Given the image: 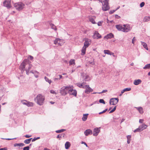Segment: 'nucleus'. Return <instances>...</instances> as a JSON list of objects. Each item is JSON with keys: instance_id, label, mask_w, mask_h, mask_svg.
Instances as JSON below:
<instances>
[{"instance_id": "nucleus-1", "label": "nucleus", "mask_w": 150, "mask_h": 150, "mask_svg": "<svg viewBox=\"0 0 150 150\" xmlns=\"http://www.w3.org/2000/svg\"><path fill=\"white\" fill-rule=\"evenodd\" d=\"M45 97L40 94L38 95L35 100L37 104L40 105H42L45 100Z\"/></svg>"}, {"instance_id": "nucleus-2", "label": "nucleus", "mask_w": 150, "mask_h": 150, "mask_svg": "<svg viewBox=\"0 0 150 150\" xmlns=\"http://www.w3.org/2000/svg\"><path fill=\"white\" fill-rule=\"evenodd\" d=\"M70 86H64L62 87L60 90V93L62 95L65 96L67 93H69V91L71 90L70 89Z\"/></svg>"}, {"instance_id": "nucleus-3", "label": "nucleus", "mask_w": 150, "mask_h": 150, "mask_svg": "<svg viewBox=\"0 0 150 150\" xmlns=\"http://www.w3.org/2000/svg\"><path fill=\"white\" fill-rule=\"evenodd\" d=\"M28 63V61L27 59H24L23 62L21 64L20 67L19 69L21 70L22 73L25 70V68L26 65Z\"/></svg>"}, {"instance_id": "nucleus-4", "label": "nucleus", "mask_w": 150, "mask_h": 150, "mask_svg": "<svg viewBox=\"0 0 150 150\" xmlns=\"http://www.w3.org/2000/svg\"><path fill=\"white\" fill-rule=\"evenodd\" d=\"M14 6L17 9H22L25 8V5L21 2H18L15 3Z\"/></svg>"}, {"instance_id": "nucleus-5", "label": "nucleus", "mask_w": 150, "mask_h": 150, "mask_svg": "<svg viewBox=\"0 0 150 150\" xmlns=\"http://www.w3.org/2000/svg\"><path fill=\"white\" fill-rule=\"evenodd\" d=\"M3 5L8 9L10 8L11 6V0H5L3 3Z\"/></svg>"}, {"instance_id": "nucleus-6", "label": "nucleus", "mask_w": 150, "mask_h": 150, "mask_svg": "<svg viewBox=\"0 0 150 150\" xmlns=\"http://www.w3.org/2000/svg\"><path fill=\"white\" fill-rule=\"evenodd\" d=\"M119 101V99L117 98H112L110 99V105H115L117 104Z\"/></svg>"}, {"instance_id": "nucleus-7", "label": "nucleus", "mask_w": 150, "mask_h": 150, "mask_svg": "<svg viewBox=\"0 0 150 150\" xmlns=\"http://www.w3.org/2000/svg\"><path fill=\"white\" fill-rule=\"evenodd\" d=\"M94 39H98L102 38L101 35L98 33V31H95L92 36Z\"/></svg>"}, {"instance_id": "nucleus-8", "label": "nucleus", "mask_w": 150, "mask_h": 150, "mask_svg": "<svg viewBox=\"0 0 150 150\" xmlns=\"http://www.w3.org/2000/svg\"><path fill=\"white\" fill-rule=\"evenodd\" d=\"M123 32H127L131 30L130 26L129 24H124L123 25Z\"/></svg>"}, {"instance_id": "nucleus-9", "label": "nucleus", "mask_w": 150, "mask_h": 150, "mask_svg": "<svg viewBox=\"0 0 150 150\" xmlns=\"http://www.w3.org/2000/svg\"><path fill=\"white\" fill-rule=\"evenodd\" d=\"M100 131V127L96 128L93 130V135L94 136H97Z\"/></svg>"}, {"instance_id": "nucleus-10", "label": "nucleus", "mask_w": 150, "mask_h": 150, "mask_svg": "<svg viewBox=\"0 0 150 150\" xmlns=\"http://www.w3.org/2000/svg\"><path fill=\"white\" fill-rule=\"evenodd\" d=\"M22 103L23 104L26 105L28 107L33 106V103L28 102L25 100L22 101Z\"/></svg>"}, {"instance_id": "nucleus-11", "label": "nucleus", "mask_w": 150, "mask_h": 150, "mask_svg": "<svg viewBox=\"0 0 150 150\" xmlns=\"http://www.w3.org/2000/svg\"><path fill=\"white\" fill-rule=\"evenodd\" d=\"M70 89L71 90L69 91V94L73 95L75 96H76L77 94V91L75 90H73L71 87H70Z\"/></svg>"}, {"instance_id": "nucleus-12", "label": "nucleus", "mask_w": 150, "mask_h": 150, "mask_svg": "<svg viewBox=\"0 0 150 150\" xmlns=\"http://www.w3.org/2000/svg\"><path fill=\"white\" fill-rule=\"evenodd\" d=\"M114 37V35L112 33H110L108 34H107L106 36H105L104 37V38L108 39H111L113 38Z\"/></svg>"}, {"instance_id": "nucleus-13", "label": "nucleus", "mask_w": 150, "mask_h": 150, "mask_svg": "<svg viewBox=\"0 0 150 150\" xmlns=\"http://www.w3.org/2000/svg\"><path fill=\"white\" fill-rule=\"evenodd\" d=\"M96 17L94 16H90L89 17V21L93 24H96V23L95 21V19Z\"/></svg>"}, {"instance_id": "nucleus-14", "label": "nucleus", "mask_w": 150, "mask_h": 150, "mask_svg": "<svg viewBox=\"0 0 150 150\" xmlns=\"http://www.w3.org/2000/svg\"><path fill=\"white\" fill-rule=\"evenodd\" d=\"M84 133L86 136L92 134V131L90 129H87L84 131Z\"/></svg>"}, {"instance_id": "nucleus-15", "label": "nucleus", "mask_w": 150, "mask_h": 150, "mask_svg": "<svg viewBox=\"0 0 150 150\" xmlns=\"http://www.w3.org/2000/svg\"><path fill=\"white\" fill-rule=\"evenodd\" d=\"M116 28L119 31H122L123 32L124 28L122 25H117L115 26Z\"/></svg>"}, {"instance_id": "nucleus-16", "label": "nucleus", "mask_w": 150, "mask_h": 150, "mask_svg": "<svg viewBox=\"0 0 150 150\" xmlns=\"http://www.w3.org/2000/svg\"><path fill=\"white\" fill-rule=\"evenodd\" d=\"M135 108H136L139 111V113L140 114H142L144 113L143 109L142 107H135Z\"/></svg>"}, {"instance_id": "nucleus-17", "label": "nucleus", "mask_w": 150, "mask_h": 150, "mask_svg": "<svg viewBox=\"0 0 150 150\" xmlns=\"http://www.w3.org/2000/svg\"><path fill=\"white\" fill-rule=\"evenodd\" d=\"M147 126L144 124H142L141 125L139 126V127L140 128V130L142 131L144 129H146L147 127Z\"/></svg>"}, {"instance_id": "nucleus-18", "label": "nucleus", "mask_w": 150, "mask_h": 150, "mask_svg": "<svg viewBox=\"0 0 150 150\" xmlns=\"http://www.w3.org/2000/svg\"><path fill=\"white\" fill-rule=\"evenodd\" d=\"M142 82V81L139 79L135 80L134 81V84L135 85H137Z\"/></svg>"}, {"instance_id": "nucleus-19", "label": "nucleus", "mask_w": 150, "mask_h": 150, "mask_svg": "<svg viewBox=\"0 0 150 150\" xmlns=\"http://www.w3.org/2000/svg\"><path fill=\"white\" fill-rule=\"evenodd\" d=\"M90 44L89 43V42L88 40H86L84 43V46L83 47L87 48L90 45Z\"/></svg>"}, {"instance_id": "nucleus-20", "label": "nucleus", "mask_w": 150, "mask_h": 150, "mask_svg": "<svg viewBox=\"0 0 150 150\" xmlns=\"http://www.w3.org/2000/svg\"><path fill=\"white\" fill-rule=\"evenodd\" d=\"M93 91V90L89 86V87H88L85 90V93H89L92 92Z\"/></svg>"}, {"instance_id": "nucleus-21", "label": "nucleus", "mask_w": 150, "mask_h": 150, "mask_svg": "<svg viewBox=\"0 0 150 150\" xmlns=\"http://www.w3.org/2000/svg\"><path fill=\"white\" fill-rule=\"evenodd\" d=\"M141 45H143L144 47L147 50H148V48L147 47V44L146 43L142 41H141Z\"/></svg>"}, {"instance_id": "nucleus-22", "label": "nucleus", "mask_w": 150, "mask_h": 150, "mask_svg": "<svg viewBox=\"0 0 150 150\" xmlns=\"http://www.w3.org/2000/svg\"><path fill=\"white\" fill-rule=\"evenodd\" d=\"M71 144L69 142H66L65 144V147L66 149H68L70 147Z\"/></svg>"}, {"instance_id": "nucleus-23", "label": "nucleus", "mask_w": 150, "mask_h": 150, "mask_svg": "<svg viewBox=\"0 0 150 150\" xmlns=\"http://www.w3.org/2000/svg\"><path fill=\"white\" fill-rule=\"evenodd\" d=\"M60 39L58 38H56L55 40L54 41V44L56 45L58 44L59 45L60 44Z\"/></svg>"}, {"instance_id": "nucleus-24", "label": "nucleus", "mask_w": 150, "mask_h": 150, "mask_svg": "<svg viewBox=\"0 0 150 150\" xmlns=\"http://www.w3.org/2000/svg\"><path fill=\"white\" fill-rule=\"evenodd\" d=\"M88 114H85L83 115V117L82 118V120L85 121L87 119L88 116Z\"/></svg>"}, {"instance_id": "nucleus-25", "label": "nucleus", "mask_w": 150, "mask_h": 150, "mask_svg": "<svg viewBox=\"0 0 150 150\" xmlns=\"http://www.w3.org/2000/svg\"><path fill=\"white\" fill-rule=\"evenodd\" d=\"M25 145V144L23 143H16L14 144V146L15 147L16 146H23Z\"/></svg>"}, {"instance_id": "nucleus-26", "label": "nucleus", "mask_w": 150, "mask_h": 150, "mask_svg": "<svg viewBox=\"0 0 150 150\" xmlns=\"http://www.w3.org/2000/svg\"><path fill=\"white\" fill-rule=\"evenodd\" d=\"M131 135H128L127 136V143L128 144H129L130 143L131 140Z\"/></svg>"}, {"instance_id": "nucleus-27", "label": "nucleus", "mask_w": 150, "mask_h": 150, "mask_svg": "<svg viewBox=\"0 0 150 150\" xmlns=\"http://www.w3.org/2000/svg\"><path fill=\"white\" fill-rule=\"evenodd\" d=\"M86 47H83L81 50V52L82 53L81 55H84L85 54L86 49Z\"/></svg>"}, {"instance_id": "nucleus-28", "label": "nucleus", "mask_w": 150, "mask_h": 150, "mask_svg": "<svg viewBox=\"0 0 150 150\" xmlns=\"http://www.w3.org/2000/svg\"><path fill=\"white\" fill-rule=\"evenodd\" d=\"M131 89L130 88H125L123 90L121 91V93H123L125 91H130Z\"/></svg>"}, {"instance_id": "nucleus-29", "label": "nucleus", "mask_w": 150, "mask_h": 150, "mask_svg": "<svg viewBox=\"0 0 150 150\" xmlns=\"http://www.w3.org/2000/svg\"><path fill=\"white\" fill-rule=\"evenodd\" d=\"M69 65H71L72 64L75 65V60L74 59H71L69 62Z\"/></svg>"}, {"instance_id": "nucleus-30", "label": "nucleus", "mask_w": 150, "mask_h": 150, "mask_svg": "<svg viewBox=\"0 0 150 150\" xmlns=\"http://www.w3.org/2000/svg\"><path fill=\"white\" fill-rule=\"evenodd\" d=\"M50 25L51 27V28L52 29H54L55 30H57V28L56 26L53 24L52 23H50Z\"/></svg>"}, {"instance_id": "nucleus-31", "label": "nucleus", "mask_w": 150, "mask_h": 150, "mask_svg": "<svg viewBox=\"0 0 150 150\" xmlns=\"http://www.w3.org/2000/svg\"><path fill=\"white\" fill-rule=\"evenodd\" d=\"M32 139V138H31L29 139H26L24 141V142L25 144H29L30 142V141Z\"/></svg>"}, {"instance_id": "nucleus-32", "label": "nucleus", "mask_w": 150, "mask_h": 150, "mask_svg": "<svg viewBox=\"0 0 150 150\" xmlns=\"http://www.w3.org/2000/svg\"><path fill=\"white\" fill-rule=\"evenodd\" d=\"M45 79L46 81L48 82L50 84H51L52 82V81L51 80L49 79L46 76L45 77Z\"/></svg>"}, {"instance_id": "nucleus-33", "label": "nucleus", "mask_w": 150, "mask_h": 150, "mask_svg": "<svg viewBox=\"0 0 150 150\" xmlns=\"http://www.w3.org/2000/svg\"><path fill=\"white\" fill-rule=\"evenodd\" d=\"M150 68V64H146L144 67V69H149Z\"/></svg>"}, {"instance_id": "nucleus-34", "label": "nucleus", "mask_w": 150, "mask_h": 150, "mask_svg": "<svg viewBox=\"0 0 150 150\" xmlns=\"http://www.w3.org/2000/svg\"><path fill=\"white\" fill-rule=\"evenodd\" d=\"M39 74V72L37 71H35V73L34 74L36 78H37L38 77V75Z\"/></svg>"}, {"instance_id": "nucleus-35", "label": "nucleus", "mask_w": 150, "mask_h": 150, "mask_svg": "<svg viewBox=\"0 0 150 150\" xmlns=\"http://www.w3.org/2000/svg\"><path fill=\"white\" fill-rule=\"evenodd\" d=\"M65 129H62L60 130H57L56 131V132L57 133H59L62 132H63L65 131Z\"/></svg>"}, {"instance_id": "nucleus-36", "label": "nucleus", "mask_w": 150, "mask_h": 150, "mask_svg": "<svg viewBox=\"0 0 150 150\" xmlns=\"http://www.w3.org/2000/svg\"><path fill=\"white\" fill-rule=\"evenodd\" d=\"M149 20V18L147 17H145L143 19V21L144 22H146L148 21Z\"/></svg>"}, {"instance_id": "nucleus-37", "label": "nucleus", "mask_w": 150, "mask_h": 150, "mask_svg": "<svg viewBox=\"0 0 150 150\" xmlns=\"http://www.w3.org/2000/svg\"><path fill=\"white\" fill-rule=\"evenodd\" d=\"M110 51L109 50H105L104 51V53H105V54H109H109H110Z\"/></svg>"}, {"instance_id": "nucleus-38", "label": "nucleus", "mask_w": 150, "mask_h": 150, "mask_svg": "<svg viewBox=\"0 0 150 150\" xmlns=\"http://www.w3.org/2000/svg\"><path fill=\"white\" fill-rule=\"evenodd\" d=\"M142 131L141 130H140V128H139H139H137L136 129L134 130V132H140Z\"/></svg>"}, {"instance_id": "nucleus-39", "label": "nucleus", "mask_w": 150, "mask_h": 150, "mask_svg": "<svg viewBox=\"0 0 150 150\" xmlns=\"http://www.w3.org/2000/svg\"><path fill=\"white\" fill-rule=\"evenodd\" d=\"M33 65L32 64H28V69H26V70H27L29 71H30V70L31 68L32 67Z\"/></svg>"}, {"instance_id": "nucleus-40", "label": "nucleus", "mask_w": 150, "mask_h": 150, "mask_svg": "<svg viewBox=\"0 0 150 150\" xmlns=\"http://www.w3.org/2000/svg\"><path fill=\"white\" fill-rule=\"evenodd\" d=\"M116 106H115L113 109L111 110L109 112V113H111L113 112L116 109Z\"/></svg>"}, {"instance_id": "nucleus-41", "label": "nucleus", "mask_w": 150, "mask_h": 150, "mask_svg": "<svg viewBox=\"0 0 150 150\" xmlns=\"http://www.w3.org/2000/svg\"><path fill=\"white\" fill-rule=\"evenodd\" d=\"M107 91H108V90H103L101 92H98V93H99V94H101L102 93H104L106 92Z\"/></svg>"}, {"instance_id": "nucleus-42", "label": "nucleus", "mask_w": 150, "mask_h": 150, "mask_svg": "<svg viewBox=\"0 0 150 150\" xmlns=\"http://www.w3.org/2000/svg\"><path fill=\"white\" fill-rule=\"evenodd\" d=\"M84 84V83H77V86L79 88H81L82 87V86L83 84Z\"/></svg>"}, {"instance_id": "nucleus-43", "label": "nucleus", "mask_w": 150, "mask_h": 150, "mask_svg": "<svg viewBox=\"0 0 150 150\" xmlns=\"http://www.w3.org/2000/svg\"><path fill=\"white\" fill-rule=\"evenodd\" d=\"M99 102L100 103H102L103 104H105V102L104 100L103 99H100L99 100Z\"/></svg>"}, {"instance_id": "nucleus-44", "label": "nucleus", "mask_w": 150, "mask_h": 150, "mask_svg": "<svg viewBox=\"0 0 150 150\" xmlns=\"http://www.w3.org/2000/svg\"><path fill=\"white\" fill-rule=\"evenodd\" d=\"M88 87H89L88 85H83V84L81 88H83L86 89L87 88H88Z\"/></svg>"}, {"instance_id": "nucleus-45", "label": "nucleus", "mask_w": 150, "mask_h": 150, "mask_svg": "<svg viewBox=\"0 0 150 150\" xmlns=\"http://www.w3.org/2000/svg\"><path fill=\"white\" fill-rule=\"evenodd\" d=\"M40 139V137H37V138H36V137H34V139H32V142H34L35 141V140H37V139Z\"/></svg>"}, {"instance_id": "nucleus-46", "label": "nucleus", "mask_w": 150, "mask_h": 150, "mask_svg": "<svg viewBox=\"0 0 150 150\" xmlns=\"http://www.w3.org/2000/svg\"><path fill=\"white\" fill-rule=\"evenodd\" d=\"M107 110H108V109H106L105 110H103V111L99 112V114L100 115L101 114L105 112Z\"/></svg>"}, {"instance_id": "nucleus-47", "label": "nucleus", "mask_w": 150, "mask_h": 150, "mask_svg": "<svg viewBox=\"0 0 150 150\" xmlns=\"http://www.w3.org/2000/svg\"><path fill=\"white\" fill-rule=\"evenodd\" d=\"M30 147L29 146H27L23 148V150H29Z\"/></svg>"}, {"instance_id": "nucleus-48", "label": "nucleus", "mask_w": 150, "mask_h": 150, "mask_svg": "<svg viewBox=\"0 0 150 150\" xmlns=\"http://www.w3.org/2000/svg\"><path fill=\"white\" fill-rule=\"evenodd\" d=\"M144 4H145V3L144 2H142L140 4V7H143V6H144Z\"/></svg>"}, {"instance_id": "nucleus-49", "label": "nucleus", "mask_w": 150, "mask_h": 150, "mask_svg": "<svg viewBox=\"0 0 150 150\" xmlns=\"http://www.w3.org/2000/svg\"><path fill=\"white\" fill-rule=\"evenodd\" d=\"M63 135V134H58L57 137V138H61L62 137V136Z\"/></svg>"}, {"instance_id": "nucleus-50", "label": "nucleus", "mask_w": 150, "mask_h": 150, "mask_svg": "<svg viewBox=\"0 0 150 150\" xmlns=\"http://www.w3.org/2000/svg\"><path fill=\"white\" fill-rule=\"evenodd\" d=\"M50 92L51 93H52V94H56V92H55V91H54V90H51L50 91Z\"/></svg>"}, {"instance_id": "nucleus-51", "label": "nucleus", "mask_w": 150, "mask_h": 150, "mask_svg": "<svg viewBox=\"0 0 150 150\" xmlns=\"http://www.w3.org/2000/svg\"><path fill=\"white\" fill-rule=\"evenodd\" d=\"M89 64H91L92 65H94L95 64L94 61H93L91 62L89 61Z\"/></svg>"}, {"instance_id": "nucleus-52", "label": "nucleus", "mask_w": 150, "mask_h": 150, "mask_svg": "<svg viewBox=\"0 0 150 150\" xmlns=\"http://www.w3.org/2000/svg\"><path fill=\"white\" fill-rule=\"evenodd\" d=\"M116 10H112L110 11L109 12V13L110 14H112L113 13H114Z\"/></svg>"}, {"instance_id": "nucleus-53", "label": "nucleus", "mask_w": 150, "mask_h": 150, "mask_svg": "<svg viewBox=\"0 0 150 150\" xmlns=\"http://www.w3.org/2000/svg\"><path fill=\"white\" fill-rule=\"evenodd\" d=\"M81 143L82 144H84V145H86V147H88V146L87 145V144H86V143H85V142H83L82 141V142H81Z\"/></svg>"}, {"instance_id": "nucleus-54", "label": "nucleus", "mask_w": 150, "mask_h": 150, "mask_svg": "<svg viewBox=\"0 0 150 150\" xmlns=\"http://www.w3.org/2000/svg\"><path fill=\"white\" fill-rule=\"evenodd\" d=\"M4 139L9 140H12V139H16V138H12V139L7 138V139Z\"/></svg>"}, {"instance_id": "nucleus-55", "label": "nucleus", "mask_w": 150, "mask_h": 150, "mask_svg": "<svg viewBox=\"0 0 150 150\" xmlns=\"http://www.w3.org/2000/svg\"><path fill=\"white\" fill-rule=\"evenodd\" d=\"M102 25V23L101 22L99 21L98 22V26H100Z\"/></svg>"}, {"instance_id": "nucleus-56", "label": "nucleus", "mask_w": 150, "mask_h": 150, "mask_svg": "<svg viewBox=\"0 0 150 150\" xmlns=\"http://www.w3.org/2000/svg\"><path fill=\"white\" fill-rule=\"evenodd\" d=\"M31 135H28V134L26 135L25 136V137L26 138H29V137H31Z\"/></svg>"}, {"instance_id": "nucleus-57", "label": "nucleus", "mask_w": 150, "mask_h": 150, "mask_svg": "<svg viewBox=\"0 0 150 150\" xmlns=\"http://www.w3.org/2000/svg\"><path fill=\"white\" fill-rule=\"evenodd\" d=\"M135 40H136V39H135V37H134V38H133V39H132V43L134 44V41H135Z\"/></svg>"}, {"instance_id": "nucleus-58", "label": "nucleus", "mask_w": 150, "mask_h": 150, "mask_svg": "<svg viewBox=\"0 0 150 150\" xmlns=\"http://www.w3.org/2000/svg\"><path fill=\"white\" fill-rule=\"evenodd\" d=\"M25 70L26 71V74L27 75H29V71H30L28 70H26V69Z\"/></svg>"}, {"instance_id": "nucleus-59", "label": "nucleus", "mask_w": 150, "mask_h": 150, "mask_svg": "<svg viewBox=\"0 0 150 150\" xmlns=\"http://www.w3.org/2000/svg\"><path fill=\"white\" fill-rule=\"evenodd\" d=\"M0 150H7V148L5 147L0 149Z\"/></svg>"}, {"instance_id": "nucleus-60", "label": "nucleus", "mask_w": 150, "mask_h": 150, "mask_svg": "<svg viewBox=\"0 0 150 150\" xmlns=\"http://www.w3.org/2000/svg\"><path fill=\"white\" fill-rule=\"evenodd\" d=\"M29 58L30 60H32L33 59V56L30 55L29 56Z\"/></svg>"}, {"instance_id": "nucleus-61", "label": "nucleus", "mask_w": 150, "mask_h": 150, "mask_svg": "<svg viewBox=\"0 0 150 150\" xmlns=\"http://www.w3.org/2000/svg\"><path fill=\"white\" fill-rule=\"evenodd\" d=\"M144 121V120L143 119H140L139 120V122L140 123H143V122Z\"/></svg>"}, {"instance_id": "nucleus-62", "label": "nucleus", "mask_w": 150, "mask_h": 150, "mask_svg": "<svg viewBox=\"0 0 150 150\" xmlns=\"http://www.w3.org/2000/svg\"><path fill=\"white\" fill-rule=\"evenodd\" d=\"M115 17L117 18H119L120 17L117 15H115Z\"/></svg>"}, {"instance_id": "nucleus-63", "label": "nucleus", "mask_w": 150, "mask_h": 150, "mask_svg": "<svg viewBox=\"0 0 150 150\" xmlns=\"http://www.w3.org/2000/svg\"><path fill=\"white\" fill-rule=\"evenodd\" d=\"M125 120V119H122L121 121V123H122V122H124Z\"/></svg>"}, {"instance_id": "nucleus-64", "label": "nucleus", "mask_w": 150, "mask_h": 150, "mask_svg": "<svg viewBox=\"0 0 150 150\" xmlns=\"http://www.w3.org/2000/svg\"><path fill=\"white\" fill-rule=\"evenodd\" d=\"M35 71H33L32 70V71H30V72L31 73H32L33 74H34V73H35Z\"/></svg>"}]
</instances>
